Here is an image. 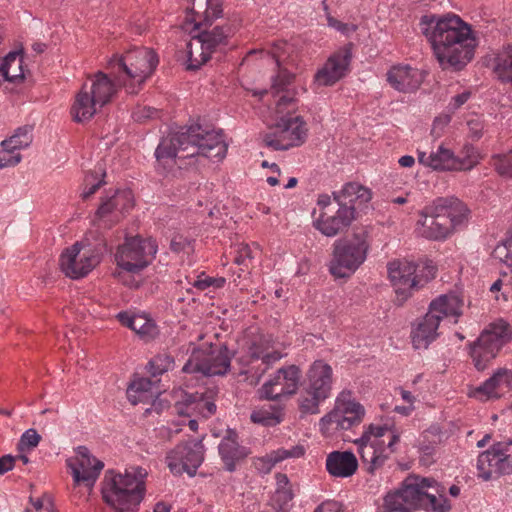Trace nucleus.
Here are the masks:
<instances>
[{"label":"nucleus","mask_w":512,"mask_h":512,"mask_svg":"<svg viewBox=\"0 0 512 512\" xmlns=\"http://www.w3.org/2000/svg\"><path fill=\"white\" fill-rule=\"evenodd\" d=\"M493 71L498 80L512 84V45L503 48L496 55Z\"/></svg>","instance_id":"44"},{"label":"nucleus","mask_w":512,"mask_h":512,"mask_svg":"<svg viewBox=\"0 0 512 512\" xmlns=\"http://www.w3.org/2000/svg\"><path fill=\"white\" fill-rule=\"evenodd\" d=\"M293 498L292 489H276L273 500L278 507V512H288Z\"/></svg>","instance_id":"52"},{"label":"nucleus","mask_w":512,"mask_h":512,"mask_svg":"<svg viewBox=\"0 0 512 512\" xmlns=\"http://www.w3.org/2000/svg\"><path fill=\"white\" fill-rule=\"evenodd\" d=\"M157 253V244L152 239L140 236L127 237L115 254L117 266L128 273H138L146 268Z\"/></svg>","instance_id":"15"},{"label":"nucleus","mask_w":512,"mask_h":512,"mask_svg":"<svg viewBox=\"0 0 512 512\" xmlns=\"http://www.w3.org/2000/svg\"><path fill=\"white\" fill-rule=\"evenodd\" d=\"M186 54L188 70L199 69L210 59L212 55L196 35H193L190 41L186 44Z\"/></svg>","instance_id":"42"},{"label":"nucleus","mask_w":512,"mask_h":512,"mask_svg":"<svg viewBox=\"0 0 512 512\" xmlns=\"http://www.w3.org/2000/svg\"><path fill=\"white\" fill-rule=\"evenodd\" d=\"M116 95V87L108 75L98 71L89 77L76 94L71 107L73 120L83 123L90 120Z\"/></svg>","instance_id":"7"},{"label":"nucleus","mask_w":512,"mask_h":512,"mask_svg":"<svg viewBox=\"0 0 512 512\" xmlns=\"http://www.w3.org/2000/svg\"><path fill=\"white\" fill-rule=\"evenodd\" d=\"M491 165L503 177L512 178V151L506 154L494 155Z\"/></svg>","instance_id":"49"},{"label":"nucleus","mask_w":512,"mask_h":512,"mask_svg":"<svg viewBox=\"0 0 512 512\" xmlns=\"http://www.w3.org/2000/svg\"><path fill=\"white\" fill-rule=\"evenodd\" d=\"M189 152L183 158L202 155L209 159L222 160L227 152L223 134L218 131H204L199 125L185 128Z\"/></svg>","instance_id":"17"},{"label":"nucleus","mask_w":512,"mask_h":512,"mask_svg":"<svg viewBox=\"0 0 512 512\" xmlns=\"http://www.w3.org/2000/svg\"><path fill=\"white\" fill-rule=\"evenodd\" d=\"M334 200L338 206L349 208L352 215L356 218L357 210H361L371 200L372 193L367 187L357 183H346L338 192H333Z\"/></svg>","instance_id":"28"},{"label":"nucleus","mask_w":512,"mask_h":512,"mask_svg":"<svg viewBox=\"0 0 512 512\" xmlns=\"http://www.w3.org/2000/svg\"><path fill=\"white\" fill-rule=\"evenodd\" d=\"M511 387L512 372L508 369L500 368L482 385L478 386L474 390L473 395L481 401L498 399Z\"/></svg>","instance_id":"31"},{"label":"nucleus","mask_w":512,"mask_h":512,"mask_svg":"<svg viewBox=\"0 0 512 512\" xmlns=\"http://www.w3.org/2000/svg\"><path fill=\"white\" fill-rule=\"evenodd\" d=\"M398 391L403 401L409 403L410 405H413L415 397L412 395L410 391L404 390L402 388H399Z\"/></svg>","instance_id":"63"},{"label":"nucleus","mask_w":512,"mask_h":512,"mask_svg":"<svg viewBox=\"0 0 512 512\" xmlns=\"http://www.w3.org/2000/svg\"><path fill=\"white\" fill-rule=\"evenodd\" d=\"M155 384V382L145 377L134 379L127 388L128 400L133 405L150 403L159 394Z\"/></svg>","instance_id":"41"},{"label":"nucleus","mask_w":512,"mask_h":512,"mask_svg":"<svg viewBox=\"0 0 512 512\" xmlns=\"http://www.w3.org/2000/svg\"><path fill=\"white\" fill-rule=\"evenodd\" d=\"M32 126L25 125L17 128L13 135L1 142L0 169L13 167L20 163V150L30 146L33 141Z\"/></svg>","instance_id":"25"},{"label":"nucleus","mask_w":512,"mask_h":512,"mask_svg":"<svg viewBox=\"0 0 512 512\" xmlns=\"http://www.w3.org/2000/svg\"><path fill=\"white\" fill-rule=\"evenodd\" d=\"M67 466L71 469L75 484H84L86 487L91 488L99 477L104 464L91 456L86 447L79 446L76 456L67 460Z\"/></svg>","instance_id":"22"},{"label":"nucleus","mask_w":512,"mask_h":512,"mask_svg":"<svg viewBox=\"0 0 512 512\" xmlns=\"http://www.w3.org/2000/svg\"><path fill=\"white\" fill-rule=\"evenodd\" d=\"M325 468L334 478H349L358 469V460L352 451H332L326 457Z\"/></svg>","instance_id":"33"},{"label":"nucleus","mask_w":512,"mask_h":512,"mask_svg":"<svg viewBox=\"0 0 512 512\" xmlns=\"http://www.w3.org/2000/svg\"><path fill=\"white\" fill-rule=\"evenodd\" d=\"M352 59L351 44L333 53L314 76L319 86H332L346 76Z\"/></svg>","instance_id":"24"},{"label":"nucleus","mask_w":512,"mask_h":512,"mask_svg":"<svg viewBox=\"0 0 512 512\" xmlns=\"http://www.w3.org/2000/svg\"><path fill=\"white\" fill-rule=\"evenodd\" d=\"M327 21H328V25L330 27H333L334 29H336L342 33H347L350 30L348 24L342 23L339 20H337L331 16H329L327 18Z\"/></svg>","instance_id":"58"},{"label":"nucleus","mask_w":512,"mask_h":512,"mask_svg":"<svg viewBox=\"0 0 512 512\" xmlns=\"http://www.w3.org/2000/svg\"><path fill=\"white\" fill-rule=\"evenodd\" d=\"M418 161L434 170H456L457 165L454 153L442 145L429 154L419 151Z\"/></svg>","instance_id":"39"},{"label":"nucleus","mask_w":512,"mask_h":512,"mask_svg":"<svg viewBox=\"0 0 512 512\" xmlns=\"http://www.w3.org/2000/svg\"><path fill=\"white\" fill-rule=\"evenodd\" d=\"M478 476L485 481L512 474V440L495 443L477 459Z\"/></svg>","instance_id":"18"},{"label":"nucleus","mask_w":512,"mask_h":512,"mask_svg":"<svg viewBox=\"0 0 512 512\" xmlns=\"http://www.w3.org/2000/svg\"><path fill=\"white\" fill-rule=\"evenodd\" d=\"M440 429L438 427H431L423 433V440L420 443L419 449L424 455H432L435 446L441 442Z\"/></svg>","instance_id":"48"},{"label":"nucleus","mask_w":512,"mask_h":512,"mask_svg":"<svg viewBox=\"0 0 512 512\" xmlns=\"http://www.w3.org/2000/svg\"><path fill=\"white\" fill-rule=\"evenodd\" d=\"M481 159L477 148L473 145L465 144L458 156H455L456 170H471Z\"/></svg>","instance_id":"45"},{"label":"nucleus","mask_w":512,"mask_h":512,"mask_svg":"<svg viewBox=\"0 0 512 512\" xmlns=\"http://www.w3.org/2000/svg\"><path fill=\"white\" fill-rule=\"evenodd\" d=\"M237 433L233 430H227L226 435L219 443V455L225 465L226 470L232 472L236 468V463L248 455L245 447L241 446L237 440Z\"/></svg>","instance_id":"35"},{"label":"nucleus","mask_w":512,"mask_h":512,"mask_svg":"<svg viewBox=\"0 0 512 512\" xmlns=\"http://www.w3.org/2000/svg\"><path fill=\"white\" fill-rule=\"evenodd\" d=\"M23 59L20 52L13 51L8 53L0 66V74L4 80L16 82L24 78Z\"/></svg>","instance_id":"43"},{"label":"nucleus","mask_w":512,"mask_h":512,"mask_svg":"<svg viewBox=\"0 0 512 512\" xmlns=\"http://www.w3.org/2000/svg\"><path fill=\"white\" fill-rule=\"evenodd\" d=\"M307 386L299 398V408L304 414H318L320 403L331 394L332 367L323 360H316L307 371Z\"/></svg>","instance_id":"9"},{"label":"nucleus","mask_w":512,"mask_h":512,"mask_svg":"<svg viewBox=\"0 0 512 512\" xmlns=\"http://www.w3.org/2000/svg\"><path fill=\"white\" fill-rule=\"evenodd\" d=\"M154 110L150 107H144L142 109H139L135 112H133V118L136 121H141L145 118H151Z\"/></svg>","instance_id":"59"},{"label":"nucleus","mask_w":512,"mask_h":512,"mask_svg":"<svg viewBox=\"0 0 512 512\" xmlns=\"http://www.w3.org/2000/svg\"><path fill=\"white\" fill-rule=\"evenodd\" d=\"M234 263L241 266L246 265V261L253 258L252 249L247 244H240L236 249Z\"/></svg>","instance_id":"55"},{"label":"nucleus","mask_w":512,"mask_h":512,"mask_svg":"<svg viewBox=\"0 0 512 512\" xmlns=\"http://www.w3.org/2000/svg\"><path fill=\"white\" fill-rule=\"evenodd\" d=\"M434 205L437 213L449 219L454 230L467 221L469 210L467 206L456 197L438 198Z\"/></svg>","instance_id":"37"},{"label":"nucleus","mask_w":512,"mask_h":512,"mask_svg":"<svg viewBox=\"0 0 512 512\" xmlns=\"http://www.w3.org/2000/svg\"><path fill=\"white\" fill-rule=\"evenodd\" d=\"M512 338L510 325L499 320L489 325L471 345L470 355L478 371L485 370L500 349Z\"/></svg>","instance_id":"12"},{"label":"nucleus","mask_w":512,"mask_h":512,"mask_svg":"<svg viewBox=\"0 0 512 512\" xmlns=\"http://www.w3.org/2000/svg\"><path fill=\"white\" fill-rule=\"evenodd\" d=\"M276 489H292V485L290 484V481L286 474L283 473H277L276 476Z\"/></svg>","instance_id":"57"},{"label":"nucleus","mask_w":512,"mask_h":512,"mask_svg":"<svg viewBox=\"0 0 512 512\" xmlns=\"http://www.w3.org/2000/svg\"><path fill=\"white\" fill-rule=\"evenodd\" d=\"M400 431L395 426L368 425L361 437L354 441L358 453L367 470L373 472L381 468L390 456L397 451Z\"/></svg>","instance_id":"6"},{"label":"nucleus","mask_w":512,"mask_h":512,"mask_svg":"<svg viewBox=\"0 0 512 512\" xmlns=\"http://www.w3.org/2000/svg\"><path fill=\"white\" fill-rule=\"evenodd\" d=\"M294 74L279 68L270 89L275 98L278 121L272 130L263 136L265 146L273 150H288L301 146L307 138L308 129L301 116H290L296 109V90L291 87Z\"/></svg>","instance_id":"2"},{"label":"nucleus","mask_w":512,"mask_h":512,"mask_svg":"<svg viewBox=\"0 0 512 512\" xmlns=\"http://www.w3.org/2000/svg\"><path fill=\"white\" fill-rule=\"evenodd\" d=\"M463 300L456 294H444L434 299L430 305L428 312L437 317V322L443 318L453 317L454 323L462 315Z\"/></svg>","instance_id":"36"},{"label":"nucleus","mask_w":512,"mask_h":512,"mask_svg":"<svg viewBox=\"0 0 512 512\" xmlns=\"http://www.w3.org/2000/svg\"><path fill=\"white\" fill-rule=\"evenodd\" d=\"M398 163L400 164V166L402 167H405V168H410L414 165L415 163V159L413 156H410V155H404L402 156L399 160H398Z\"/></svg>","instance_id":"62"},{"label":"nucleus","mask_w":512,"mask_h":512,"mask_svg":"<svg viewBox=\"0 0 512 512\" xmlns=\"http://www.w3.org/2000/svg\"><path fill=\"white\" fill-rule=\"evenodd\" d=\"M418 223L421 225V235L430 240H444L453 232L449 219L437 213L435 205L421 212Z\"/></svg>","instance_id":"27"},{"label":"nucleus","mask_w":512,"mask_h":512,"mask_svg":"<svg viewBox=\"0 0 512 512\" xmlns=\"http://www.w3.org/2000/svg\"><path fill=\"white\" fill-rule=\"evenodd\" d=\"M199 1L205 3V11L202 14L196 12L194 10L196 0H193V7L187 12L185 23L194 24V30H199L195 35L203 42L204 47L213 54L227 45L228 38L232 35L233 30L228 23L210 28L212 22L221 16L222 9L218 4H211L208 0Z\"/></svg>","instance_id":"8"},{"label":"nucleus","mask_w":512,"mask_h":512,"mask_svg":"<svg viewBox=\"0 0 512 512\" xmlns=\"http://www.w3.org/2000/svg\"><path fill=\"white\" fill-rule=\"evenodd\" d=\"M419 26L443 69L459 71L474 57L477 39L471 26L459 16L426 14Z\"/></svg>","instance_id":"1"},{"label":"nucleus","mask_w":512,"mask_h":512,"mask_svg":"<svg viewBox=\"0 0 512 512\" xmlns=\"http://www.w3.org/2000/svg\"><path fill=\"white\" fill-rule=\"evenodd\" d=\"M445 488L433 478L408 476L402 487L384 498L383 512H447Z\"/></svg>","instance_id":"3"},{"label":"nucleus","mask_w":512,"mask_h":512,"mask_svg":"<svg viewBox=\"0 0 512 512\" xmlns=\"http://www.w3.org/2000/svg\"><path fill=\"white\" fill-rule=\"evenodd\" d=\"M101 253L98 246L92 247L86 241L76 242L60 255V269L71 279L83 278L100 263Z\"/></svg>","instance_id":"14"},{"label":"nucleus","mask_w":512,"mask_h":512,"mask_svg":"<svg viewBox=\"0 0 512 512\" xmlns=\"http://www.w3.org/2000/svg\"><path fill=\"white\" fill-rule=\"evenodd\" d=\"M185 128L180 131L170 133L168 136L162 138L155 150V157L157 162L166 167L175 162L176 157L181 153L180 157L189 152V143H187Z\"/></svg>","instance_id":"26"},{"label":"nucleus","mask_w":512,"mask_h":512,"mask_svg":"<svg viewBox=\"0 0 512 512\" xmlns=\"http://www.w3.org/2000/svg\"><path fill=\"white\" fill-rule=\"evenodd\" d=\"M469 129V137L473 140H479L483 136L484 123L478 118L474 117L467 121Z\"/></svg>","instance_id":"54"},{"label":"nucleus","mask_w":512,"mask_h":512,"mask_svg":"<svg viewBox=\"0 0 512 512\" xmlns=\"http://www.w3.org/2000/svg\"><path fill=\"white\" fill-rule=\"evenodd\" d=\"M216 409L212 396L200 393L186 395L182 402H177L174 406L175 413L180 416H199L204 419L214 415Z\"/></svg>","instance_id":"29"},{"label":"nucleus","mask_w":512,"mask_h":512,"mask_svg":"<svg viewBox=\"0 0 512 512\" xmlns=\"http://www.w3.org/2000/svg\"><path fill=\"white\" fill-rule=\"evenodd\" d=\"M305 453L303 446L297 445L290 449L279 448L255 461L256 469L263 474L269 473L273 467L288 458H299Z\"/></svg>","instance_id":"40"},{"label":"nucleus","mask_w":512,"mask_h":512,"mask_svg":"<svg viewBox=\"0 0 512 512\" xmlns=\"http://www.w3.org/2000/svg\"><path fill=\"white\" fill-rule=\"evenodd\" d=\"M369 244L367 233H356L349 240L338 241L334 246L330 272L335 277L350 276L366 259Z\"/></svg>","instance_id":"13"},{"label":"nucleus","mask_w":512,"mask_h":512,"mask_svg":"<svg viewBox=\"0 0 512 512\" xmlns=\"http://www.w3.org/2000/svg\"><path fill=\"white\" fill-rule=\"evenodd\" d=\"M105 172L101 167L98 170L90 171L85 175L83 190L81 193V198L83 200L89 199L96 191L105 183L104 177Z\"/></svg>","instance_id":"46"},{"label":"nucleus","mask_w":512,"mask_h":512,"mask_svg":"<svg viewBox=\"0 0 512 512\" xmlns=\"http://www.w3.org/2000/svg\"><path fill=\"white\" fill-rule=\"evenodd\" d=\"M251 421L263 426H275L280 423L281 418L267 409L261 408L251 413Z\"/></svg>","instance_id":"51"},{"label":"nucleus","mask_w":512,"mask_h":512,"mask_svg":"<svg viewBox=\"0 0 512 512\" xmlns=\"http://www.w3.org/2000/svg\"><path fill=\"white\" fill-rule=\"evenodd\" d=\"M437 317L429 312L419 319L411 331L412 344L415 349H426L439 336Z\"/></svg>","instance_id":"34"},{"label":"nucleus","mask_w":512,"mask_h":512,"mask_svg":"<svg viewBox=\"0 0 512 512\" xmlns=\"http://www.w3.org/2000/svg\"><path fill=\"white\" fill-rule=\"evenodd\" d=\"M147 471L130 467L124 474L107 471L102 481V497L115 512H135L145 495Z\"/></svg>","instance_id":"5"},{"label":"nucleus","mask_w":512,"mask_h":512,"mask_svg":"<svg viewBox=\"0 0 512 512\" xmlns=\"http://www.w3.org/2000/svg\"><path fill=\"white\" fill-rule=\"evenodd\" d=\"M40 441V434L35 429L30 428L22 434L17 444V449L20 453H27L36 448Z\"/></svg>","instance_id":"50"},{"label":"nucleus","mask_w":512,"mask_h":512,"mask_svg":"<svg viewBox=\"0 0 512 512\" xmlns=\"http://www.w3.org/2000/svg\"><path fill=\"white\" fill-rule=\"evenodd\" d=\"M355 220L352 210L339 206L335 215L321 212L314 221V227L327 237H333L347 229Z\"/></svg>","instance_id":"32"},{"label":"nucleus","mask_w":512,"mask_h":512,"mask_svg":"<svg viewBox=\"0 0 512 512\" xmlns=\"http://www.w3.org/2000/svg\"><path fill=\"white\" fill-rule=\"evenodd\" d=\"M331 203V198L329 195L327 194H322L318 197V200H317V205L321 208V209H324L326 208L327 206H329Z\"/></svg>","instance_id":"64"},{"label":"nucleus","mask_w":512,"mask_h":512,"mask_svg":"<svg viewBox=\"0 0 512 512\" xmlns=\"http://www.w3.org/2000/svg\"><path fill=\"white\" fill-rule=\"evenodd\" d=\"M134 206L131 190H117L112 196L101 199L93 223L98 228H112Z\"/></svg>","instance_id":"19"},{"label":"nucleus","mask_w":512,"mask_h":512,"mask_svg":"<svg viewBox=\"0 0 512 512\" xmlns=\"http://www.w3.org/2000/svg\"><path fill=\"white\" fill-rule=\"evenodd\" d=\"M283 355L270 346L268 340L259 337L251 341L237 358L241 366L239 374L247 376L251 383H259L262 376L277 362Z\"/></svg>","instance_id":"10"},{"label":"nucleus","mask_w":512,"mask_h":512,"mask_svg":"<svg viewBox=\"0 0 512 512\" xmlns=\"http://www.w3.org/2000/svg\"><path fill=\"white\" fill-rule=\"evenodd\" d=\"M15 461L16 457L11 455H4L0 457V475L12 470L14 468Z\"/></svg>","instance_id":"56"},{"label":"nucleus","mask_w":512,"mask_h":512,"mask_svg":"<svg viewBox=\"0 0 512 512\" xmlns=\"http://www.w3.org/2000/svg\"><path fill=\"white\" fill-rule=\"evenodd\" d=\"M423 74L409 65H396L387 72V81L392 88L399 92L416 91L423 82Z\"/></svg>","instance_id":"30"},{"label":"nucleus","mask_w":512,"mask_h":512,"mask_svg":"<svg viewBox=\"0 0 512 512\" xmlns=\"http://www.w3.org/2000/svg\"><path fill=\"white\" fill-rule=\"evenodd\" d=\"M174 364V358L170 354L163 352L155 355L148 362L147 369L153 377H156L172 370L174 368Z\"/></svg>","instance_id":"47"},{"label":"nucleus","mask_w":512,"mask_h":512,"mask_svg":"<svg viewBox=\"0 0 512 512\" xmlns=\"http://www.w3.org/2000/svg\"><path fill=\"white\" fill-rule=\"evenodd\" d=\"M387 270L389 280L396 293V301L401 305L420 283L419 276L416 274L417 266L407 260H394L388 263Z\"/></svg>","instance_id":"21"},{"label":"nucleus","mask_w":512,"mask_h":512,"mask_svg":"<svg viewBox=\"0 0 512 512\" xmlns=\"http://www.w3.org/2000/svg\"><path fill=\"white\" fill-rule=\"evenodd\" d=\"M300 381V369L296 365L280 368L273 378L261 388L262 397L277 400L296 393Z\"/></svg>","instance_id":"23"},{"label":"nucleus","mask_w":512,"mask_h":512,"mask_svg":"<svg viewBox=\"0 0 512 512\" xmlns=\"http://www.w3.org/2000/svg\"><path fill=\"white\" fill-rule=\"evenodd\" d=\"M203 275L198 276V279L193 283V286L199 290H205L210 286L215 288H222L226 282L225 278H213V277H202Z\"/></svg>","instance_id":"53"},{"label":"nucleus","mask_w":512,"mask_h":512,"mask_svg":"<svg viewBox=\"0 0 512 512\" xmlns=\"http://www.w3.org/2000/svg\"><path fill=\"white\" fill-rule=\"evenodd\" d=\"M186 245H188V243L185 239L173 238L170 243V248L174 252H180L185 249Z\"/></svg>","instance_id":"60"},{"label":"nucleus","mask_w":512,"mask_h":512,"mask_svg":"<svg viewBox=\"0 0 512 512\" xmlns=\"http://www.w3.org/2000/svg\"><path fill=\"white\" fill-rule=\"evenodd\" d=\"M470 97L469 92H463L453 97L454 107L459 108L461 105L467 102Z\"/></svg>","instance_id":"61"},{"label":"nucleus","mask_w":512,"mask_h":512,"mask_svg":"<svg viewBox=\"0 0 512 512\" xmlns=\"http://www.w3.org/2000/svg\"><path fill=\"white\" fill-rule=\"evenodd\" d=\"M364 415V407L352 398L350 391L344 390L337 396L333 410L320 419L319 428L323 435L328 436L359 425Z\"/></svg>","instance_id":"11"},{"label":"nucleus","mask_w":512,"mask_h":512,"mask_svg":"<svg viewBox=\"0 0 512 512\" xmlns=\"http://www.w3.org/2000/svg\"><path fill=\"white\" fill-rule=\"evenodd\" d=\"M159 63L156 52L147 47H135L121 55H114L107 63L108 77L116 87L128 94H138L152 76Z\"/></svg>","instance_id":"4"},{"label":"nucleus","mask_w":512,"mask_h":512,"mask_svg":"<svg viewBox=\"0 0 512 512\" xmlns=\"http://www.w3.org/2000/svg\"><path fill=\"white\" fill-rule=\"evenodd\" d=\"M232 356L226 345L197 350L192 353L182 370L204 376H223L230 370Z\"/></svg>","instance_id":"16"},{"label":"nucleus","mask_w":512,"mask_h":512,"mask_svg":"<svg viewBox=\"0 0 512 512\" xmlns=\"http://www.w3.org/2000/svg\"><path fill=\"white\" fill-rule=\"evenodd\" d=\"M117 318L123 326L133 330L145 341L153 339L158 333L154 321L145 315H135L128 312H119L117 314Z\"/></svg>","instance_id":"38"},{"label":"nucleus","mask_w":512,"mask_h":512,"mask_svg":"<svg viewBox=\"0 0 512 512\" xmlns=\"http://www.w3.org/2000/svg\"><path fill=\"white\" fill-rule=\"evenodd\" d=\"M203 460L204 446L200 440L178 444L166 456L167 466L176 475L186 472L194 476Z\"/></svg>","instance_id":"20"}]
</instances>
